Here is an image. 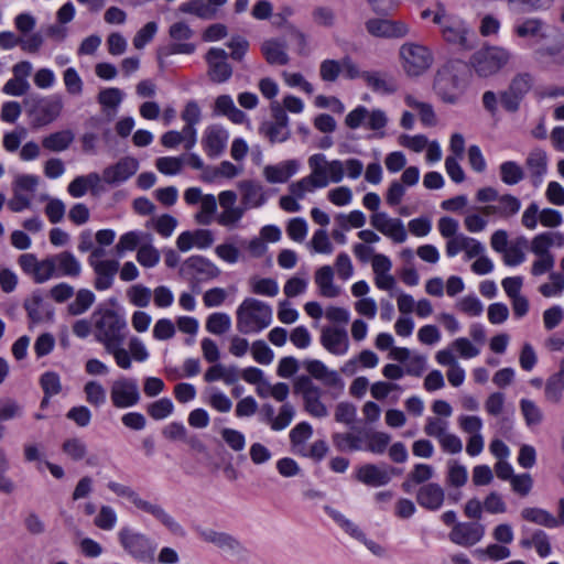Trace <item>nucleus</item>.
Returning a JSON list of instances; mask_svg holds the SVG:
<instances>
[{"label":"nucleus","instance_id":"nucleus-1","mask_svg":"<svg viewBox=\"0 0 564 564\" xmlns=\"http://www.w3.org/2000/svg\"><path fill=\"white\" fill-rule=\"evenodd\" d=\"M469 72L466 62L460 59L448 61L435 75V93L444 102H457L466 88Z\"/></svg>","mask_w":564,"mask_h":564},{"label":"nucleus","instance_id":"nucleus-2","mask_svg":"<svg viewBox=\"0 0 564 564\" xmlns=\"http://www.w3.org/2000/svg\"><path fill=\"white\" fill-rule=\"evenodd\" d=\"M272 323V308L254 297H247L236 311V326L241 334H258Z\"/></svg>","mask_w":564,"mask_h":564},{"label":"nucleus","instance_id":"nucleus-3","mask_svg":"<svg viewBox=\"0 0 564 564\" xmlns=\"http://www.w3.org/2000/svg\"><path fill=\"white\" fill-rule=\"evenodd\" d=\"M95 339L104 347L124 341L128 327L124 317L111 308H97L93 315Z\"/></svg>","mask_w":564,"mask_h":564},{"label":"nucleus","instance_id":"nucleus-4","mask_svg":"<svg viewBox=\"0 0 564 564\" xmlns=\"http://www.w3.org/2000/svg\"><path fill=\"white\" fill-rule=\"evenodd\" d=\"M107 488L118 497L128 499L137 509L153 516L172 533L181 534L183 532L182 525L160 505L142 499L130 486L111 480L107 484Z\"/></svg>","mask_w":564,"mask_h":564},{"label":"nucleus","instance_id":"nucleus-5","mask_svg":"<svg viewBox=\"0 0 564 564\" xmlns=\"http://www.w3.org/2000/svg\"><path fill=\"white\" fill-rule=\"evenodd\" d=\"M118 542L122 550L138 562H152L154 560L158 544L145 533L132 527L124 525L117 533Z\"/></svg>","mask_w":564,"mask_h":564},{"label":"nucleus","instance_id":"nucleus-6","mask_svg":"<svg viewBox=\"0 0 564 564\" xmlns=\"http://www.w3.org/2000/svg\"><path fill=\"white\" fill-rule=\"evenodd\" d=\"M404 70L409 76H420L425 73L433 63L431 51L423 45L405 43L400 48Z\"/></svg>","mask_w":564,"mask_h":564},{"label":"nucleus","instance_id":"nucleus-7","mask_svg":"<svg viewBox=\"0 0 564 564\" xmlns=\"http://www.w3.org/2000/svg\"><path fill=\"white\" fill-rule=\"evenodd\" d=\"M271 111L273 120L262 122L259 127V133L267 138L271 144L284 142L291 135L288 113L278 102L271 105Z\"/></svg>","mask_w":564,"mask_h":564},{"label":"nucleus","instance_id":"nucleus-8","mask_svg":"<svg viewBox=\"0 0 564 564\" xmlns=\"http://www.w3.org/2000/svg\"><path fill=\"white\" fill-rule=\"evenodd\" d=\"M528 241L524 237L508 239L503 230H496V252L502 254V261L508 267H517L524 262Z\"/></svg>","mask_w":564,"mask_h":564},{"label":"nucleus","instance_id":"nucleus-9","mask_svg":"<svg viewBox=\"0 0 564 564\" xmlns=\"http://www.w3.org/2000/svg\"><path fill=\"white\" fill-rule=\"evenodd\" d=\"M111 403L117 409H128L141 400L138 381L134 378H120L110 388Z\"/></svg>","mask_w":564,"mask_h":564},{"label":"nucleus","instance_id":"nucleus-10","mask_svg":"<svg viewBox=\"0 0 564 564\" xmlns=\"http://www.w3.org/2000/svg\"><path fill=\"white\" fill-rule=\"evenodd\" d=\"M531 87L532 78L530 74L521 73L516 75L508 89L500 94L501 107L509 112H516Z\"/></svg>","mask_w":564,"mask_h":564},{"label":"nucleus","instance_id":"nucleus-11","mask_svg":"<svg viewBox=\"0 0 564 564\" xmlns=\"http://www.w3.org/2000/svg\"><path fill=\"white\" fill-rule=\"evenodd\" d=\"M228 53L220 47H210L205 54L207 75L213 83L223 84L231 78L232 67L228 63Z\"/></svg>","mask_w":564,"mask_h":564},{"label":"nucleus","instance_id":"nucleus-12","mask_svg":"<svg viewBox=\"0 0 564 564\" xmlns=\"http://www.w3.org/2000/svg\"><path fill=\"white\" fill-rule=\"evenodd\" d=\"M180 273L198 282L213 280L220 274L219 268L204 256H191L180 268Z\"/></svg>","mask_w":564,"mask_h":564},{"label":"nucleus","instance_id":"nucleus-13","mask_svg":"<svg viewBox=\"0 0 564 564\" xmlns=\"http://www.w3.org/2000/svg\"><path fill=\"white\" fill-rule=\"evenodd\" d=\"M62 109L63 102L61 97L52 95L34 100L31 113L37 126H46L58 118Z\"/></svg>","mask_w":564,"mask_h":564},{"label":"nucleus","instance_id":"nucleus-14","mask_svg":"<svg viewBox=\"0 0 564 564\" xmlns=\"http://www.w3.org/2000/svg\"><path fill=\"white\" fill-rule=\"evenodd\" d=\"M371 226L395 243L406 240L408 234L399 218H390L384 212H377L370 217Z\"/></svg>","mask_w":564,"mask_h":564},{"label":"nucleus","instance_id":"nucleus-15","mask_svg":"<svg viewBox=\"0 0 564 564\" xmlns=\"http://www.w3.org/2000/svg\"><path fill=\"white\" fill-rule=\"evenodd\" d=\"M138 169L139 162L137 159L124 156L102 171V181L111 186L119 185L134 175Z\"/></svg>","mask_w":564,"mask_h":564},{"label":"nucleus","instance_id":"nucleus-16","mask_svg":"<svg viewBox=\"0 0 564 564\" xmlns=\"http://www.w3.org/2000/svg\"><path fill=\"white\" fill-rule=\"evenodd\" d=\"M415 501L427 511H438L445 501V490L437 482H427L416 490Z\"/></svg>","mask_w":564,"mask_h":564},{"label":"nucleus","instance_id":"nucleus-17","mask_svg":"<svg viewBox=\"0 0 564 564\" xmlns=\"http://www.w3.org/2000/svg\"><path fill=\"white\" fill-rule=\"evenodd\" d=\"M485 529L478 522H458L449 532V540L460 546H473L481 540Z\"/></svg>","mask_w":564,"mask_h":564},{"label":"nucleus","instance_id":"nucleus-18","mask_svg":"<svg viewBox=\"0 0 564 564\" xmlns=\"http://www.w3.org/2000/svg\"><path fill=\"white\" fill-rule=\"evenodd\" d=\"M228 132L220 124L208 126L202 139L204 151L209 158L219 156L227 147Z\"/></svg>","mask_w":564,"mask_h":564},{"label":"nucleus","instance_id":"nucleus-19","mask_svg":"<svg viewBox=\"0 0 564 564\" xmlns=\"http://www.w3.org/2000/svg\"><path fill=\"white\" fill-rule=\"evenodd\" d=\"M366 29L371 35L379 37H402L409 32L404 22L388 19H370L366 22Z\"/></svg>","mask_w":564,"mask_h":564},{"label":"nucleus","instance_id":"nucleus-20","mask_svg":"<svg viewBox=\"0 0 564 564\" xmlns=\"http://www.w3.org/2000/svg\"><path fill=\"white\" fill-rule=\"evenodd\" d=\"M321 344L335 356H343L348 351L349 339L346 329L324 327L321 334Z\"/></svg>","mask_w":564,"mask_h":564},{"label":"nucleus","instance_id":"nucleus-21","mask_svg":"<svg viewBox=\"0 0 564 564\" xmlns=\"http://www.w3.org/2000/svg\"><path fill=\"white\" fill-rule=\"evenodd\" d=\"M355 478L366 486L381 487L391 481V474L376 464H365L356 469Z\"/></svg>","mask_w":564,"mask_h":564},{"label":"nucleus","instance_id":"nucleus-22","mask_svg":"<svg viewBox=\"0 0 564 564\" xmlns=\"http://www.w3.org/2000/svg\"><path fill=\"white\" fill-rule=\"evenodd\" d=\"M305 370L310 377L321 380L325 386L330 388H343L344 382L335 370H329L324 362L318 359H306L303 362Z\"/></svg>","mask_w":564,"mask_h":564},{"label":"nucleus","instance_id":"nucleus-23","mask_svg":"<svg viewBox=\"0 0 564 564\" xmlns=\"http://www.w3.org/2000/svg\"><path fill=\"white\" fill-rule=\"evenodd\" d=\"M443 37L447 43L456 44L462 50H471L473 43L468 35L471 31L460 20L448 21L442 29Z\"/></svg>","mask_w":564,"mask_h":564},{"label":"nucleus","instance_id":"nucleus-24","mask_svg":"<svg viewBox=\"0 0 564 564\" xmlns=\"http://www.w3.org/2000/svg\"><path fill=\"white\" fill-rule=\"evenodd\" d=\"M533 186L539 187L547 172V155L542 149L532 150L525 161Z\"/></svg>","mask_w":564,"mask_h":564},{"label":"nucleus","instance_id":"nucleus-25","mask_svg":"<svg viewBox=\"0 0 564 564\" xmlns=\"http://www.w3.org/2000/svg\"><path fill=\"white\" fill-rule=\"evenodd\" d=\"M96 279L94 286L98 291H105L112 286L113 279L119 270L117 260H104L94 265Z\"/></svg>","mask_w":564,"mask_h":564},{"label":"nucleus","instance_id":"nucleus-26","mask_svg":"<svg viewBox=\"0 0 564 564\" xmlns=\"http://www.w3.org/2000/svg\"><path fill=\"white\" fill-rule=\"evenodd\" d=\"M299 170L296 160L283 161L275 165H267L263 170L265 180L271 184L285 183Z\"/></svg>","mask_w":564,"mask_h":564},{"label":"nucleus","instance_id":"nucleus-27","mask_svg":"<svg viewBox=\"0 0 564 564\" xmlns=\"http://www.w3.org/2000/svg\"><path fill=\"white\" fill-rule=\"evenodd\" d=\"M564 392V358L560 361L558 370L551 375L544 384V399L552 404L562 401Z\"/></svg>","mask_w":564,"mask_h":564},{"label":"nucleus","instance_id":"nucleus-28","mask_svg":"<svg viewBox=\"0 0 564 564\" xmlns=\"http://www.w3.org/2000/svg\"><path fill=\"white\" fill-rule=\"evenodd\" d=\"M434 476V468L431 465L419 463L408 474L405 480L401 484V488L405 494H412L416 485H425Z\"/></svg>","mask_w":564,"mask_h":564},{"label":"nucleus","instance_id":"nucleus-29","mask_svg":"<svg viewBox=\"0 0 564 564\" xmlns=\"http://www.w3.org/2000/svg\"><path fill=\"white\" fill-rule=\"evenodd\" d=\"M54 262L56 276L77 278L82 272L80 262L69 251H63L51 257Z\"/></svg>","mask_w":564,"mask_h":564},{"label":"nucleus","instance_id":"nucleus-30","mask_svg":"<svg viewBox=\"0 0 564 564\" xmlns=\"http://www.w3.org/2000/svg\"><path fill=\"white\" fill-rule=\"evenodd\" d=\"M470 64L478 76H491L494 74V47L485 44L471 56Z\"/></svg>","mask_w":564,"mask_h":564},{"label":"nucleus","instance_id":"nucleus-31","mask_svg":"<svg viewBox=\"0 0 564 564\" xmlns=\"http://www.w3.org/2000/svg\"><path fill=\"white\" fill-rule=\"evenodd\" d=\"M240 188L242 191L241 204L246 210L261 207L267 202L262 186L256 182L245 181L241 183Z\"/></svg>","mask_w":564,"mask_h":564},{"label":"nucleus","instance_id":"nucleus-32","mask_svg":"<svg viewBox=\"0 0 564 564\" xmlns=\"http://www.w3.org/2000/svg\"><path fill=\"white\" fill-rule=\"evenodd\" d=\"M261 52L270 65H286L289 55L285 52V45L278 40H267L261 46Z\"/></svg>","mask_w":564,"mask_h":564},{"label":"nucleus","instance_id":"nucleus-33","mask_svg":"<svg viewBox=\"0 0 564 564\" xmlns=\"http://www.w3.org/2000/svg\"><path fill=\"white\" fill-rule=\"evenodd\" d=\"M334 271L330 265L321 267L315 273V283L319 288V292L325 297H336L339 289L334 285Z\"/></svg>","mask_w":564,"mask_h":564},{"label":"nucleus","instance_id":"nucleus-34","mask_svg":"<svg viewBox=\"0 0 564 564\" xmlns=\"http://www.w3.org/2000/svg\"><path fill=\"white\" fill-rule=\"evenodd\" d=\"M74 138L75 135L70 130H62L45 137L42 140V145L48 151L62 152L69 148Z\"/></svg>","mask_w":564,"mask_h":564},{"label":"nucleus","instance_id":"nucleus-35","mask_svg":"<svg viewBox=\"0 0 564 564\" xmlns=\"http://www.w3.org/2000/svg\"><path fill=\"white\" fill-rule=\"evenodd\" d=\"M178 11L186 14H194L203 20H212L215 15V8L207 0H188L180 4Z\"/></svg>","mask_w":564,"mask_h":564},{"label":"nucleus","instance_id":"nucleus-36","mask_svg":"<svg viewBox=\"0 0 564 564\" xmlns=\"http://www.w3.org/2000/svg\"><path fill=\"white\" fill-rule=\"evenodd\" d=\"M544 22L539 18H528L521 21H518L513 31L519 37H546V34L543 33Z\"/></svg>","mask_w":564,"mask_h":564},{"label":"nucleus","instance_id":"nucleus-37","mask_svg":"<svg viewBox=\"0 0 564 564\" xmlns=\"http://www.w3.org/2000/svg\"><path fill=\"white\" fill-rule=\"evenodd\" d=\"M324 510L350 536L358 541L366 540L365 533L358 528V525L347 519L341 512L329 506H325Z\"/></svg>","mask_w":564,"mask_h":564},{"label":"nucleus","instance_id":"nucleus-38","mask_svg":"<svg viewBox=\"0 0 564 564\" xmlns=\"http://www.w3.org/2000/svg\"><path fill=\"white\" fill-rule=\"evenodd\" d=\"M362 78L377 93L393 94L398 89V85L392 78L382 77L377 72H364Z\"/></svg>","mask_w":564,"mask_h":564},{"label":"nucleus","instance_id":"nucleus-39","mask_svg":"<svg viewBox=\"0 0 564 564\" xmlns=\"http://www.w3.org/2000/svg\"><path fill=\"white\" fill-rule=\"evenodd\" d=\"M521 516L524 520L539 525H543L545 528L558 527L556 517L541 508H524L521 511Z\"/></svg>","mask_w":564,"mask_h":564},{"label":"nucleus","instance_id":"nucleus-40","mask_svg":"<svg viewBox=\"0 0 564 564\" xmlns=\"http://www.w3.org/2000/svg\"><path fill=\"white\" fill-rule=\"evenodd\" d=\"M521 202L518 197L505 194L501 196L496 195V217L509 218L519 213Z\"/></svg>","mask_w":564,"mask_h":564},{"label":"nucleus","instance_id":"nucleus-41","mask_svg":"<svg viewBox=\"0 0 564 564\" xmlns=\"http://www.w3.org/2000/svg\"><path fill=\"white\" fill-rule=\"evenodd\" d=\"M144 239L151 241L152 237L150 234L138 230L128 231L120 237L116 245V251L119 256H122L126 251L134 250Z\"/></svg>","mask_w":564,"mask_h":564},{"label":"nucleus","instance_id":"nucleus-42","mask_svg":"<svg viewBox=\"0 0 564 564\" xmlns=\"http://www.w3.org/2000/svg\"><path fill=\"white\" fill-rule=\"evenodd\" d=\"M95 294L88 289H80L76 293L75 300L68 304V313L73 316L82 315L94 304Z\"/></svg>","mask_w":564,"mask_h":564},{"label":"nucleus","instance_id":"nucleus-43","mask_svg":"<svg viewBox=\"0 0 564 564\" xmlns=\"http://www.w3.org/2000/svg\"><path fill=\"white\" fill-rule=\"evenodd\" d=\"M84 393L86 401L95 408H99L106 403L107 392L99 381H87L84 386Z\"/></svg>","mask_w":564,"mask_h":564},{"label":"nucleus","instance_id":"nucleus-44","mask_svg":"<svg viewBox=\"0 0 564 564\" xmlns=\"http://www.w3.org/2000/svg\"><path fill=\"white\" fill-rule=\"evenodd\" d=\"M500 178L507 185H516L524 177V171L514 161H507L499 166Z\"/></svg>","mask_w":564,"mask_h":564},{"label":"nucleus","instance_id":"nucleus-45","mask_svg":"<svg viewBox=\"0 0 564 564\" xmlns=\"http://www.w3.org/2000/svg\"><path fill=\"white\" fill-rule=\"evenodd\" d=\"M404 101L406 106L414 108L419 111L420 120L424 126L431 127L436 123V116L431 104L417 101L411 95H408Z\"/></svg>","mask_w":564,"mask_h":564},{"label":"nucleus","instance_id":"nucleus-46","mask_svg":"<svg viewBox=\"0 0 564 564\" xmlns=\"http://www.w3.org/2000/svg\"><path fill=\"white\" fill-rule=\"evenodd\" d=\"M482 509H485L489 513H494V492H490L484 505L476 498L467 501L464 508V513L467 518L470 519H480Z\"/></svg>","mask_w":564,"mask_h":564},{"label":"nucleus","instance_id":"nucleus-47","mask_svg":"<svg viewBox=\"0 0 564 564\" xmlns=\"http://www.w3.org/2000/svg\"><path fill=\"white\" fill-rule=\"evenodd\" d=\"M231 318L227 313H212L206 321V329L214 335H223L230 329Z\"/></svg>","mask_w":564,"mask_h":564},{"label":"nucleus","instance_id":"nucleus-48","mask_svg":"<svg viewBox=\"0 0 564 564\" xmlns=\"http://www.w3.org/2000/svg\"><path fill=\"white\" fill-rule=\"evenodd\" d=\"M62 451L72 460L79 462L87 455V445L79 437H70L64 441L62 444Z\"/></svg>","mask_w":564,"mask_h":564},{"label":"nucleus","instance_id":"nucleus-49","mask_svg":"<svg viewBox=\"0 0 564 564\" xmlns=\"http://www.w3.org/2000/svg\"><path fill=\"white\" fill-rule=\"evenodd\" d=\"M446 482L452 487H463L468 479L467 469L464 465L456 460H449L447 464Z\"/></svg>","mask_w":564,"mask_h":564},{"label":"nucleus","instance_id":"nucleus-50","mask_svg":"<svg viewBox=\"0 0 564 564\" xmlns=\"http://www.w3.org/2000/svg\"><path fill=\"white\" fill-rule=\"evenodd\" d=\"M332 438L335 447L341 452L347 449L351 452L362 449V438L359 435L351 433H334Z\"/></svg>","mask_w":564,"mask_h":564},{"label":"nucleus","instance_id":"nucleus-51","mask_svg":"<svg viewBox=\"0 0 564 564\" xmlns=\"http://www.w3.org/2000/svg\"><path fill=\"white\" fill-rule=\"evenodd\" d=\"M148 414L153 420H164L170 416L174 411V404L169 398H162L150 403L147 408Z\"/></svg>","mask_w":564,"mask_h":564},{"label":"nucleus","instance_id":"nucleus-52","mask_svg":"<svg viewBox=\"0 0 564 564\" xmlns=\"http://www.w3.org/2000/svg\"><path fill=\"white\" fill-rule=\"evenodd\" d=\"M250 284L251 292L258 295L273 297L279 293L278 282L271 278L251 279Z\"/></svg>","mask_w":564,"mask_h":564},{"label":"nucleus","instance_id":"nucleus-53","mask_svg":"<svg viewBox=\"0 0 564 564\" xmlns=\"http://www.w3.org/2000/svg\"><path fill=\"white\" fill-rule=\"evenodd\" d=\"M522 415L529 426L539 425L543 420V413L535 402L529 399L520 401Z\"/></svg>","mask_w":564,"mask_h":564},{"label":"nucleus","instance_id":"nucleus-54","mask_svg":"<svg viewBox=\"0 0 564 564\" xmlns=\"http://www.w3.org/2000/svg\"><path fill=\"white\" fill-rule=\"evenodd\" d=\"M184 156H162L155 162V166L162 174L176 175L182 171Z\"/></svg>","mask_w":564,"mask_h":564},{"label":"nucleus","instance_id":"nucleus-55","mask_svg":"<svg viewBox=\"0 0 564 564\" xmlns=\"http://www.w3.org/2000/svg\"><path fill=\"white\" fill-rule=\"evenodd\" d=\"M217 209V202L214 195L207 194L202 199L200 212L196 214L195 219L200 225H209L213 215Z\"/></svg>","mask_w":564,"mask_h":564},{"label":"nucleus","instance_id":"nucleus-56","mask_svg":"<svg viewBox=\"0 0 564 564\" xmlns=\"http://www.w3.org/2000/svg\"><path fill=\"white\" fill-rule=\"evenodd\" d=\"M123 99V93L117 87L105 88L99 91L97 100L104 108L117 109Z\"/></svg>","mask_w":564,"mask_h":564},{"label":"nucleus","instance_id":"nucleus-57","mask_svg":"<svg viewBox=\"0 0 564 564\" xmlns=\"http://www.w3.org/2000/svg\"><path fill=\"white\" fill-rule=\"evenodd\" d=\"M124 341L115 343L111 345H107L105 347V350L112 355L115 358V361L118 367L122 369H130L131 368V355L127 349L123 348Z\"/></svg>","mask_w":564,"mask_h":564},{"label":"nucleus","instance_id":"nucleus-58","mask_svg":"<svg viewBox=\"0 0 564 564\" xmlns=\"http://www.w3.org/2000/svg\"><path fill=\"white\" fill-rule=\"evenodd\" d=\"M117 513L110 506H101L94 524L105 531H110L117 523Z\"/></svg>","mask_w":564,"mask_h":564},{"label":"nucleus","instance_id":"nucleus-59","mask_svg":"<svg viewBox=\"0 0 564 564\" xmlns=\"http://www.w3.org/2000/svg\"><path fill=\"white\" fill-rule=\"evenodd\" d=\"M368 444L365 447L366 451H369L375 454H382L386 452L391 437L389 434L383 432H372L367 435Z\"/></svg>","mask_w":564,"mask_h":564},{"label":"nucleus","instance_id":"nucleus-60","mask_svg":"<svg viewBox=\"0 0 564 564\" xmlns=\"http://www.w3.org/2000/svg\"><path fill=\"white\" fill-rule=\"evenodd\" d=\"M137 260L144 268H153L160 261V252L152 245L147 243L139 248Z\"/></svg>","mask_w":564,"mask_h":564},{"label":"nucleus","instance_id":"nucleus-61","mask_svg":"<svg viewBox=\"0 0 564 564\" xmlns=\"http://www.w3.org/2000/svg\"><path fill=\"white\" fill-rule=\"evenodd\" d=\"M40 384L47 395H56L62 391L59 375L55 371H46L40 378Z\"/></svg>","mask_w":564,"mask_h":564},{"label":"nucleus","instance_id":"nucleus-62","mask_svg":"<svg viewBox=\"0 0 564 564\" xmlns=\"http://www.w3.org/2000/svg\"><path fill=\"white\" fill-rule=\"evenodd\" d=\"M553 241L549 236V231L536 235L530 245V250L534 256H554L551 252Z\"/></svg>","mask_w":564,"mask_h":564},{"label":"nucleus","instance_id":"nucleus-63","mask_svg":"<svg viewBox=\"0 0 564 564\" xmlns=\"http://www.w3.org/2000/svg\"><path fill=\"white\" fill-rule=\"evenodd\" d=\"M225 443L235 452H240L246 446V437L243 433L238 430L224 427L220 432Z\"/></svg>","mask_w":564,"mask_h":564},{"label":"nucleus","instance_id":"nucleus-64","mask_svg":"<svg viewBox=\"0 0 564 564\" xmlns=\"http://www.w3.org/2000/svg\"><path fill=\"white\" fill-rule=\"evenodd\" d=\"M357 415L356 406L350 402H339L335 410V420L338 423H344L352 426Z\"/></svg>","mask_w":564,"mask_h":564}]
</instances>
